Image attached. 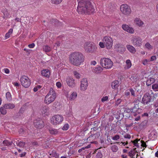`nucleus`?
<instances>
[{
    "label": "nucleus",
    "instance_id": "nucleus-58",
    "mask_svg": "<svg viewBox=\"0 0 158 158\" xmlns=\"http://www.w3.org/2000/svg\"><path fill=\"white\" fill-rule=\"evenodd\" d=\"M91 64L94 65L96 64V62L94 60L91 62Z\"/></svg>",
    "mask_w": 158,
    "mask_h": 158
},
{
    "label": "nucleus",
    "instance_id": "nucleus-31",
    "mask_svg": "<svg viewBox=\"0 0 158 158\" xmlns=\"http://www.w3.org/2000/svg\"><path fill=\"white\" fill-rule=\"evenodd\" d=\"M14 141L15 139L11 142H9L7 140H5L2 143L5 146H9L11 145L12 143L14 144L15 143L13 142Z\"/></svg>",
    "mask_w": 158,
    "mask_h": 158
},
{
    "label": "nucleus",
    "instance_id": "nucleus-1",
    "mask_svg": "<svg viewBox=\"0 0 158 158\" xmlns=\"http://www.w3.org/2000/svg\"><path fill=\"white\" fill-rule=\"evenodd\" d=\"M77 11L80 14H90L95 12V9L92 0H77Z\"/></svg>",
    "mask_w": 158,
    "mask_h": 158
},
{
    "label": "nucleus",
    "instance_id": "nucleus-14",
    "mask_svg": "<svg viewBox=\"0 0 158 158\" xmlns=\"http://www.w3.org/2000/svg\"><path fill=\"white\" fill-rule=\"evenodd\" d=\"M122 27L124 31L130 34H133L135 32L134 29L132 27L126 24H123Z\"/></svg>",
    "mask_w": 158,
    "mask_h": 158
},
{
    "label": "nucleus",
    "instance_id": "nucleus-33",
    "mask_svg": "<svg viewBox=\"0 0 158 158\" xmlns=\"http://www.w3.org/2000/svg\"><path fill=\"white\" fill-rule=\"evenodd\" d=\"M63 0H50L51 2L53 4L58 5L60 4Z\"/></svg>",
    "mask_w": 158,
    "mask_h": 158
},
{
    "label": "nucleus",
    "instance_id": "nucleus-41",
    "mask_svg": "<svg viewBox=\"0 0 158 158\" xmlns=\"http://www.w3.org/2000/svg\"><path fill=\"white\" fill-rule=\"evenodd\" d=\"M108 99V97L107 96L103 97L101 99V101L102 102L107 101Z\"/></svg>",
    "mask_w": 158,
    "mask_h": 158
},
{
    "label": "nucleus",
    "instance_id": "nucleus-63",
    "mask_svg": "<svg viewBox=\"0 0 158 158\" xmlns=\"http://www.w3.org/2000/svg\"><path fill=\"white\" fill-rule=\"evenodd\" d=\"M38 90L37 87H35L33 89V90L35 92L37 91Z\"/></svg>",
    "mask_w": 158,
    "mask_h": 158
},
{
    "label": "nucleus",
    "instance_id": "nucleus-40",
    "mask_svg": "<svg viewBox=\"0 0 158 158\" xmlns=\"http://www.w3.org/2000/svg\"><path fill=\"white\" fill-rule=\"evenodd\" d=\"M94 135H91L89 136L87 139V141L91 143H94V141H90L91 140H94Z\"/></svg>",
    "mask_w": 158,
    "mask_h": 158
},
{
    "label": "nucleus",
    "instance_id": "nucleus-24",
    "mask_svg": "<svg viewBox=\"0 0 158 158\" xmlns=\"http://www.w3.org/2000/svg\"><path fill=\"white\" fill-rule=\"evenodd\" d=\"M155 81V79L153 78L150 77L147 81L146 84L147 86H149Z\"/></svg>",
    "mask_w": 158,
    "mask_h": 158
},
{
    "label": "nucleus",
    "instance_id": "nucleus-2",
    "mask_svg": "<svg viewBox=\"0 0 158 158\" xmlns=\"http://www.w3.org/2000/svg\"><path fill=\"white\" fill-rule=\"evenodd\" d=\"M69 62L76 66H79L84 62V57L82 54L79 52H75L72 53L69 57Z\"/></svg>",
    "mask_w": 158,
    "mask_h": 158
},
{
    "label": "nucleus",
    "instance_id": "nucleus-61",
    "mask_svg": "<svg viewBox=\"0 0 158 158\" xmlns=\"http://www.w3.org/2000/svg\"><path fill=\"white\" fill-rule=\"evenodd\" d=\"M127 142L126 143L121 142L120 143V144H122L123 145L125 146L126 144H127Z\"/></svg>",
    "mask_w": 158,
    "mask_h": 158
},
{
    "label": "nucleus",
    "instance_id": "nucleus-55",
    "mask_svg": "<svg viewBox=\"0 0 158 158\" xmlns=\"http://www.w3.org/2000/svg\"><path fill=\"white\" fill-rule=\"evenodd\" d=\"M121 102V100L120 99H118L117 102L115 103V105L116 106H118Z\"/></svg>",
    "mask_w": 158,
    "mask_h": 158
},
{
    "label": "nucleus",
    "instance_id": "nucleus-23",
    "mask_svg": "<svg viewBox=\"0 0 158 158\" xmlns=\"http://www.w3.org/2000/svg\"><path fill=\"white\" fill-rule=\"evenodd\" d=\"M126 64L124 66V69L125 70H127L130 68L131 66V63L130 60H127L126 62Z\"/></svg>",
    "mask_w": 158,
    "mask_h": 158
},
{
    "label": "nucleus",
    "instance_id": "nucleus-42",
    "mask_svg": "<svg viewBox=\"0 0 158 158\" xmlns=\"http://www.w3.org/2000/svg\"><path fill=\"white\" fill-rule=\"evenodd\" d=\"M69 128V126L68 124H65L62 128V129L63 130H67Z\"/></svg>",
    "mask_w": 158,
    "mask_h": 158
},
{
    "label": "nucleus",
    "instance_id": "nucleus-57",
    "mask_svg": "<svg viewBox=\"0 0 158 158\" xmlns=\"http://www.w3.org/2000/svg\"><path fill=\"white\" fill-rule=\"evenodd\" d=\"M60 43L59 42H57L56 43H55V44L54 46V47H56V48H57V47H58L60 45Z\"/></svg>",
    "mask_w": 158,
    "mask_h": 158
},
{
    "label": "nucleus",
    "instance_id": "nucleus-64",
    "mask_svg": "<svg viewBox=\"0 0 158 158\" xmlns=\"http://www.w3.org/2000/svg\"><path fill=\"white\" fill-rule=\"evenodd\" d=\"M155 156L156 157H158V151L155 153Z\"/></svg>",
    "mask_w": 158,
    "mask_h": 158
},
{
    "label": "nucleus",
    "instance_id": "nucleus-10",
    "mask_svg": "<svg viewBox=\"0 0 158 158\" xmlns=\"http://www.w3.org/2000/svg\"><path fill=\"white\" fill-rule=\"evenodd\" d=\"M120 10L122 13L125 15H128L131 12L130 7L127 4H122L120 6Z\"/></svg>",
    "mask_w": 158,
    "mask_h": 158
},
{
    "label": "nucleus",
    "instance_id": "nucleus-27",
    "mask_svg": "<svg viewBox=\"0 0 158 158\" xmlns=\"http://www.w3.org/2000/svg\"><path fill=\"white\" fill-rule=\"evenodd\" d=\"M119 82L117 81H115L111 83V86L113 89H116L118 86Z\"/></svg>",
    "mask_w": 158,
    "mask_h": 158
},
{
    "label": "nucleus",
    "instance_id": "nucleus-20",
    "mask_svg": "<svg viewBox=\"0 0 158 158\" xmlns=\"http://www.w3.org/2000/svg\"><path fill=\"white\" fill-rule=\"evenodd\" d=\"M126 48L131 53H135L136 51V50L134 47L131 45L128 44L127 45Z\"/></svg>",
    "mask_w": 158,
    "mask_h": 158
},
{
    "label": "nucleus",
    "instance_id": "nucleus-38",
    "mask_svg": "<svg viewBox=\"0 0 158 158\" xmlns=\"http://www.w3.org/2000/svg\"><path fill=\"white\" fill-rule=\"evenodd\" d=\"M111 149L113 152H116L118 150V148L116 145H114L111 146Z\"/></svg>",
    "mask_w": 158,
    "mask_h": 158
},
{
    "label": "nucleus",
    "instance_id": "nucleus-53",
    "mask_svg": "<svg viewBox=\"0 0 158 158\" xmlns=\"http://www.w3.org/2000/svg\"><path fill=\"white\" fill-rule=\"evenodd\" d=\"M130 91L131 93V95L133 96H135V93L134 90L131 89H130Z\"/></svg>",
    "mask_w": 158,
    "mask_h": 158
},
{
    "label": "nucleus",
    "instance_id": "nucleus-22",
    "mask_svg": "<svg viewBox=\"0 0 158 158\" xmlns=\"http://www.w3.org/2000/svg\"><path fill=\"white\" fill-rule=\"evenodd\" d=\"M15 106L13 103H9L4 105V107L6 109H12L15 107Z\"/></svg>",
    "mask_w": 158,
    "mask_h": 158
},
{
    "label": "nucleus",
    "instance_id": "nucleus-4",
    "mask_svg": "<svg viewBox=\"0 0 158 158\" xmlns=\"http://www.w3.org/2000/svg\"><path fill=\"white\" fill-rule=\"evenodd\" d=\"M102 42H99V45L102 48L106 47L107 49H110L112 47L113 40L110 36H105L102 40Z\"/></svg>",
    "mask_w": 158,
    "mask_h": 158
},
{
    "label": "nucleus",
    "instance_id": "nucleus-25",
    "mask_svg": "<svg viewBox=\"0 0 158 158\" xmlns=\"http://www.w3.org/2000/svg\"><path fill=\"white\" fill-rule=\"evenodd\" d=\"M77 96V94L76 92H73L71 94L69 98L70 100H75Z\"/></svg>",
    "mask_w": 158,
    "mask_h": 158
},
{
    "label": "nucleus",
    "instance_id": "nucleus-7",
    "mask_svg": "<svg viewBox=\"0 0 158 158\" xmlns=\"http://www.w3.org/2000/svg\"><path fill=\"white\" fill-rule=\"evenodd\" d=\"M132 44L136 47H140L142 44V39L138 36H134L131 40Z\"/></svg>",
    "mask_w": 158,
    "mask_h": 158
},
{
    "label": "nucleus",
    "instance_id": "nucleus-59",
    "mask_svg": "<svg viewBox=\"0 0 158 158\" xmlns=\"http://www.w3.org/2000/svg\"><path fill=\"white\" fill-rule=\"evenodd\" d=\"M148 114L147 113H144L143 115L142 116H147L148 117Z\"/></svg>",
    "mask_w": 158,
    "mask_h": 158
},
{
    "label": "nucleus",
    "instance_id": "nucleus-46",
    "mask_svg": "<svg viewBox=\"0 0 158 158\" xmlns=\"http://www.w3.org/2000/svg\"><path fill=\"white\" fill-rule=\"evenodd\" d=\"M96 157L98 158H102V155L101 152H98L96 155Z\"/></svg>",
    "mask_w": 158,
    "mask_h": 158
},
{
    "label": "nucleus",
    "instance_id": "nucleus-47",
    "mask_svg": "<svg viewBox=\"0 0 158 158\" xmlns=\"http://www.w3.org/2000/svg\"><path fill=\"white\" fill-rule=\"evenodd\" d=\"M129 156L132 157H133L135 155L134 153H133V152L132 150L131 151H130L128 153Z\"/></svg>",
    "mask_w": 158,
    "mask_h": 158
},
{
    "label": "nucleus",
    "instance_id": "nucleus-56",
    "mask_svg": "<svg viewBox=\"0 0 158 158\" xmlns=\"http://www.w3.org/2000/svg\"><path fill=\"white\" fill-rule=\"evenodd\" d=\"M12 83L15 86H19V84L17 82H13Z\"/></svg>",
    "mask_w": 158,
    "mask_h": 158
},
{
    "label": "nucleus",
    "instance_id": "nucleus-9",
    "mask_svg": "<svg viewBox=\"0 0 158 158\" xmlns=\"http://www.w3.org/2000/svg\"><path fill=\"white\" fill-rule=\"evenodd\" d=\"M88 82L87 79L83 78L82 79L80 82L79 87L80 89L83 91H85L88 88Z\"/></svg>",
    "mask_w": 158,
    "mask_h": 158
},
{
    "label": "nucleus",
    "instance_id": "nucleus-15",
    "mask_svg": "<svg viewBox=\"0 0 158 158\" xmlns=\"http://www.w3.org/2000/svg\"><path fill=\"white\" fill-rule=\"evenodd\" d=\"M93 44L92 43H86L84 45V48L85 50L87 52H91L93 49Z\"/></svg>",
    "mask_w": 158,
    "mask_h": 158
},
{
    "label": "nucleus",
    "instance_id": "nucleus-5",
    "mask_svg": "<svg viewBox=\"0 0 158 158\" xmlns=\"http://www.w3.org/2000/svg\"><path fill=\"white\" fill-rule=\"evenodd\" d=\"M101 65L106 69H111L113 66V63L111 60L108 58H102L100 60Z\"/></svg>",
    "mask_w": 158,
    "mask_h": 158
},
{
    "label": "nucleus",
    "instance_id": "nucleus-45",
    "mask_svg": "<svg viewBox=\"0 0 158 158\" xmlns=\"http://www.w3.org/2000/svg\"><path fill=\"white\" fill-rule=\"evenodd\" d=\"M138 140L137 139H136L134 141H132V143H133V144L134 146L137 147L138 146Z\"/></svg>",
    "mask_w": 158,
    "mask_h": 158
},
{
    "label": "nucleus",
    "instance_id": "nucleus-28",
    "mask_svg": "<svg viewBox=\"0 0 158 158\" xmlns=\"http://www.w3.org/2000/svg\"><path fill=\"white\" fill-rule=\"evenodd\" d=\"M13 31V29L12 28L10 29L7 32L5 35V38L6 39L9 38L10 35L12 34Z\"/></svg>",
    "mask_w": 158,
    "mask_h": 158
},
{
    "label": "nucleus",
    "instance_id": "nucleus-18",
    "mask_svg": "<svg viewBox=\"0 0 158 158\" xmlns=\"http://www.w3.org/2000/svg\"><path fill=\"white\" fill-rule=\"evenodd\" d=\"M102 68L99 66H97L96 67L92 69V71L97 74L101 73L102 71Z\"/></svg>",
    "mask_w": 158,
    "mask_h": 158
},
{
    "label": "nucleus",
    "instance_id": "nucleus-37",
    "mask_svg": "<svg viewBox=\"0 0 158 158\" xmlns=\"http://www.w3.org/2000/svg\"><path fill=\"white\" fill-rule=\"evenodd\" d=\"M6 97L8 101H10L11 100V95L9 92H8L6 93Z\"/></svg>",
    "mask_w": 158,
    "mask_h": 158
},
{
    "label": "nucleus",
    "instance_id": "nucleus-3",
    "mask_svg": "<svg viewBox=\"0 0 158 158\" xmlns=\"http://www.w3.org/2000/svg\"><path fill=\"white\" fill-rule=\"evenodd\" d=\"M56 97V92L52 88H51L45 97L44 103L46 105H49L55 100Z\"/></svg>",
    "mask_w": 158,
    "mask_h": 158
},
{
    "label": "nucleus",
    "instance_id": "nucleus-48",
    "mask_svg": "<svg viewBox=\"0 0 158 158\" xmlns=\"http://www.w3.org/2000/svg\"><path fill=\"white\" fill-rule=\"evenodd\" d=\"M156 59V57L155 56H153L151 57L150 60V61H153L155 60Z\"/></svg>",
    "mask_w": 158,
    "mask_h": 158
},
{
    "label": "nucleus",
    "instance_id": "nucleus-29",
    "mask_svg": "<svg viewBox=\"0 0 158 158\" xmlns=\"http://www.w3.org/2000/svg\"><path fill=\"white\" fill-rule=\"evenodd\" d=\"M73 74L74 77L77 79H79L81 77V75L76 70L73 71Z\"/></svg>",
    "mask_w": 158,
    "mask_h": 158
},
{
    "label": "nucleus",
    "instance_id": "nucleus-16",
    "mask_svg": "<svg viewBox=\"0 0 158 158\" xmlns=\"http://www.w3.org/2000/svg\"><path fill=\"white\" fill-rule=\"evenodd\" d=\"M42 76L46 78L49 77L50 74V71L48 69H45L42 70L41 72Z\"/></svg>",
    "mask_w": 158,
    "mask_h": 158
},
{
    "label": "nucleus",
    "instance_id": "nucleus-19",
    "mask_svg": "<svg viewBox=\"0 0 158 158\" xmlns=\"http://www.w3.org/2000/svg\"><path fill=\"white\" fill-rule=\"evenodd\" d=\"M134 23L139 27H142L144 24L143 22L139 19L136 18L134 21Z\"/></svg>",
    "mask_w": 158,
    "mask_h": 158
},
{
    "label": "nucleus",
    "instance_id": "nucleus-34",
    "mask_svg": "<svg viewBox=\"0 0 158 158\" xmlns=\"http://www.w3.org/2000/svg\"><path fill=\"white\" fill-rule=\"evenodd\" d=\"M152 88L155 92L158 91V84L155 83L153 84L152 86Z\"/></svg>",
    "mask_w": 158,
    "mask_h": 158
},
{
    "label": "nucleus",
    "instance_id": "nucleus-30",
    "mask_svg": "<svg viewBox=\"0 0 158 158\" xmlns=\"http://www.w3.org/2000/svg\"><path fill=\"white\" fill-rule=\"evenodd\" d=\"M16 143L18 146L20 147L23 148L25 144V143L23 141H19V140H17L16 141Z\"/></svg>",
    "mask_w": 158,
    "mask_h": 158
},
{
    "label": "nucleus",
    "instance_id": "nucleus-36",
    "mask_svg": "<svg viewBox=\"0 0 158 158\" xmlns=\"http://www.w3.org/2000/svg\"><path fill=\"white\" fill-rule=\"evenodd\" d=\"M43 50L46 52H49L51 51V48L48 46L46 45L44 46Z\"/></svg>",
    "mask_w": 158,
    "mask_h": 158
},
{
    "label": "nucleus",
    "instance_id": "nucleus-26",
    "mask_svg": "<svg viewBox=\"0 0 158 158\" xmlns=\"http://www.w3.org/2000/svg\"><path fill=\"white\" fill-rule=\"evenodd\" d=\"M53 106L55 107L56 110H60L62 108V106L59 102H55L54 103Z\"/></svg>",
    "mask_w": 158,
    "mask_h": 158
},
{
    "label": "nucleus",
    "instance_id": "nucleus-11",
    "mask_svg": "<svg viewBox=\"0 0 158 158\" xmlns=\"http://www.w3.org/2000/svg\"><path fill=\"white\" fill-rule=\"evenodd\" d=\"M67 85L70 87L73 88L76 86L75 79L71 77H68L66 79Z\"/></svg>",
    "mask_w": 158,
    "mask_h": 158
},
{
    "label": "nucleus",
    "instance_id": "nucleus-52",
    "mask_svg": "<svg viewBox=\"0 0 158 158\" xmlns=\"http://www.w3.org/2000/svg\"><path fill=\"white\" fill-rule=\"evenodd\" d=\"M35 46V44L34 43H32L28 45V47L30 48H33Z\"/></svg>",
    "mask_w": 158,
    "mask_h": 158
},
{
    "label": "nucleus",
    "instance_id": "nucleus-12",
    "mask_svg": "<svg viewBox=\"0 0 158 158\" xmlns=\"http://www.w3.org/2000/svg\"><path fill=\"white\" fill-rule=\"evenodd\" d=\"M34 126L37 128L40 129L44 126L43 121L39 118L35 120L34 121Z\"/></svg>",
    "mask_w": 158,
    "mask_h": 158
},
{
    "label": "nucleus",
    "instance_id": "nucleus-49",
    "mask_svg": "<svg viewBox=\"0 0 158 158\" xmlns=\"http://www.w3.org/2000/svg\"><path fill=\"white\" fill-rule=\"evenodd\" d=\"M132 109H130L129 108H126L125 109V111L127 113H129L132 112Z\"/></svg>",
    "mask_w": 158,
    "mask_h": 158
},
{
    "label": "nucleus",
    "instance_id": "nucleus-62",
    "mask_svg": "<svg viewBox=\"0 0 158 158\" xmlns=\"http://www.w3.org/2000/svg\"><path fill=\"white\" fill-rule=\"evenodd\" d=\"M158 97V93L155 94H154L153 97L154 98H156Z\"/></svg>",
    "mask_w": 158,
    "mask_h": 158
},
{
    "label": "nucleus",
    "instance_id": "nucleus-21",
    "mask_svg": "<svg viewBox=\"0 0 158 158\" xmlns=\"http://www.w3.org/2000/svg\"><path fill=\"white\" fill-rule=\"evenodd\" d=\"M48 131L52 135H56L59 133L57 129L53 128H49Z\"/></svg>",
    "mask_w": 158,
    "mask_h": 158
},
{
    "label": "nucleus",
    "instance_id": "nucleus-32",
    "mask_svg": "<svg viewBox=\"0 0 158 158\" xmlns=\"http://www.w3.org/2000/svg\"><path fill=\"white\" fill-rule=\"evenodd\" d=\"M118 51H120L121 52H123L125 51L126 48L123 45L118 44Z\"/></svg>",
    "mask_w": 158,
    "mask_h": 158
},
{
    "label": "nucleus",
    "instance_id": "nucleus-44",
    "mask_svg": "<svg viewBox=\"0 0 158 158\" xmlns=\"http://www.w3.org/2000/svg\"><path fill=\"white\" fill-rule=\"evenodd\" d=\"M149 61H150L147 59H144L142 61V64L144 65H146L148 64V62Z\"/></svg>",
    "mask_w": 158,
    "mask_h": 158
},
{
    "label": "nucleus",
    "instance_id": "nucleus-39",
    "mask_svg": "<svg viewBox=\"0 0 158 158\" xmlns=\"http://www.w3.org/2000/svg\"><path fill=\"white\" fill-rule=\"evenodd\" d=\"M145 47L147 48L150 50L153 49V47L148 42L145 44Z\"/></svg>",
    "mask_w": 158,
    "mask_h": 158
},
{
    "label": "nucleus",
    "instance_id": "nucleus-54",
    "mask_svg": "<svg viewBox=\"0 0 158 158\" xmlns=\"http://www.w3.org/2000/svg\"><path fill=\"white\" fill-rule=\"evenodd\" d=\"M124 137L125 138H128L130 139L131 138V136L130 135L127 134L124 135Z\"/></svg>",
    "mask_w": 158,
    "mask_h": 158
},
{
    "label": "nucleus",
    "instance_id": "nucleus-13",
    "mask_svg": "<svg viewBox=\"0 0 158 158\" xmlns=\"http://www.w3.org/2000/svg\"><path fill=\"white\" fill-rule=\"evenodd\" d=\"M152 98L149 93L145 94L143 98L142 102L144 104H147L151 101Z\"/></svg>",
    "mask_w": 158,
    "mask_h": 158
},
{
    "label": "nucleus",
    "instance_id": "nucleus-6",
    "mask_svg": "<svg viewBox=\"0 0 158 158\" xmlns=\"http://www.w3.org/2000/svg\"><path fill=\"white\" fill-rule=\"evenodd\" d=\"M64 118L60 114H56L53 116L50 119L51 123L56 125L60 124L63 121Z\"/></svg>",
    "mask_w": 158,
    "mask_h": 158
},
{
    "label": "nucleus",
    "instance_id": "nucleus-17",
    "mask_svg": "<svg viewBox=\"0 0 158 158\" xmlns=\"http://www.w3.org/2000/svg\"><path fill=\"white\" fill-rule=\"evenodd\" d=\"M42 115L44 116L48 114V108L46 106H43L40 110Z\"/></svg>",
    "mask_w": 158,
    "mask_h": 158
},
{
    "label": "nucleus",
    "instance_id": "nucleus-50",
    "mask_svg": "<svg viewBox=\"0 0 158 158\" xmlns=\"http://www.w3.org/2000/svg\"><path fill=\"white\" fill-rule=\"evenodd\" d=\"M56 85L57 87L59 88L61 87V84L60 82H57L56 83Z\"/></svg>",
    "mask_w": 158,
    "mask_h": 158
},
{
    "label": "nucleus",
    "instance_id": "nucleus-60",
    "mask_svg": "<svg viewBox=\"0 0 158 158\" xmlns=\"http://www.w3.org/2000/svg\"><path fill=\"white\" fill-rule=\"evenodd\" d=\"M25 155V153L23 152L21 154H20V156L21 157L24 156Z\"/></svg>",
    "mask_w": 158,
    "mask_h": 158
},
{
    "label": "nucleus",
    "instance_id": "nucleus-51",
    "mask_svg": "<svg viewBox=\"0 0 158 158\" xmlns=\"http://www.w3.org/2000/svg\"><path fill=\"white\" fill-rule=\"evenodd\" d=\"M4 72L6 74H9L10 72L9 70L7 68H5L3 69Z\"/></svg>",
    "mask_w": 158,
    "mask_h": 158
},
{
    "label": "nucleus",
    "instance_id": "nucleus-8",
    "mask_svg": "<svg viewBox=\"0 0 158 158\" xmlns=\"http://www.w3.org/2000/svg\"><path fill=\"white\" fill-rule=\"evenodd\" d=\"M22 85L26 88L29 87L31 84L30 80L27 76H23L20 78Z\"/></svg>",
    "mask_w": 158,
    "mask_h": 158
},
{
    "label": "nucleus",
    "instance_id": "nucleus-43",
    "mask_svg": "<svg viewBox=\"0 0 158 158\" xmlns=\"http://www.w3.org/2000/svg\"><path fill=\"white\" fill-rule=\"evenodd\" d=\"M120 136L118 135H116L112 137V139L113 140H117L119 139Z\"/></svg>",
    "mask_w": 158,
    "mask_h": 158
},
{
    "label": "nucleus",
    "instance_id": "nucleus-35",
    "mask_svg": "<svg viewBox=\"0 0 158 158\" xmlns=\"http://www.w3.org/2000/svg\"><path fill=\"white\" fill-rule=\"evenodd\" d=\"M6 109L4 107L3 105L0 108V112L3 115L6 114L7 113V110H6Z\"/></svg>",
    "mask_w": 158,
    "mask_h": 158
}]
</instances>
